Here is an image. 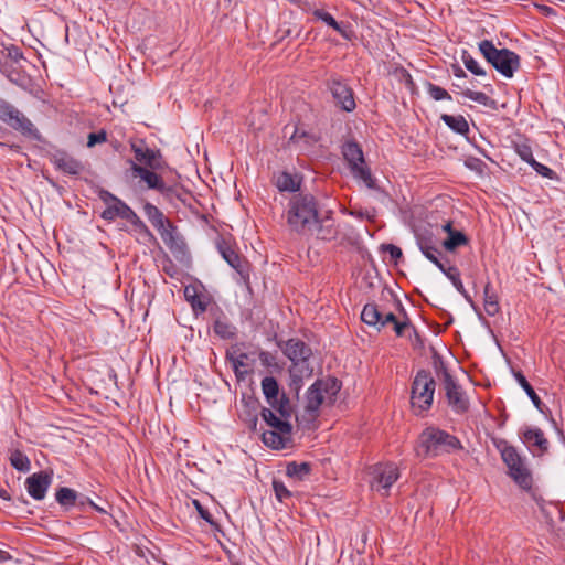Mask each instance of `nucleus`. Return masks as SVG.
Masks as SVG:
<instances>
[{"mask_svg":"<svg viewBox=\"0 0 565 565\" xmlns=\"http://www.w3.org/2000/svg\"><path fill=\"white\" fill-rule=\"evenodd\" d=\"M319 215L318 201L310 193L298 192L289 199L285 218L289 230L299 235H307L317 224Z\"/></svg>","mask_w":565,"mask_h":565,"instance_id":"f257e3e1","label":"nucleus"},{"mask_svg":"<svg viewBox=\"0 0 565 565\" xmlns=\"http://www.w3.org/2000/svg\"><path fill=\"white\" fill-rule=\"evenodd\" d=\"M462 448L460 440L438 427L425 428L418 437L417 456L438 457Z\"/></svg>","mask_w":565,"mask_h":565,"instance_id":"f03ea898","label":"nucleus"},{"mask_svg":"<svg viewBox=\"0 0 565 565\" xmlns=\"http://www.w3.org/2000/svg\"><path fill=\"white\" fill-rule=\"evenodd\" d=\"M495 448L501 455V459L508 468V475L523 490L532 488V475L529 470L525 458L504 439L494 441Z\"/></svg>","mask_w":565,"mask_h":565,"instance_id":"7ed1b4c3","label":"nucleus"},{"mask_svg":"<svg viewBox=\"0 0 565 565\" xmlns=\"http://www.w3.org/2000/svg\"><path fill=\"white\" fill-rule=\"evenodd\" d=\"M479 51L501 75L511 78L520 67V56L508 49H497L489 40L479 43Z\"/></svg>","mask_w":565,"mask_h":565,"instance_id":"20e7f679","label":"nucleus"},{"mask_svg":"<svg viewBox=\"0 0 565 565\" xmlns=\"http://www.w3.org/2000/svg\"><path fill=\"white\" fill-rule=\"evenodd\" d=\"M436 382L430 372L419 370L416 373L411 391V404L416 415H422L431 407Z\"/></svg>","mask_w":565,"mask_h":565,"instance_id":"39448f33","label":"nucleus"},{"mask_svg":"<svg viewBox=\"0 0 565 565\" xmlns=\"http://www.w3.org/2000/svg\"><path fill=\"white\" fill-rule=\"evenodd\" d=\"M437 376L441 382L448 405L457 414H463L469 409V399L461 385L450 374L448 369L441 363L437 367Z\"/></svg>","mask_w":565,"mask_h":565,"instance_id":"423d86ee","label":"nucleus"},{"mask_svg":"<svg viewBox=\"0 0 565 565\" xmlns=\"http://www.w3.org/2000/svg\"><path fill=\"white\" fill-rule=\"evenodd\" d=\"M98 198L107 205L100 215L105 221H113L116 217H120L128 222L130 216L135 213L126 202L114 195L108 190L100 189L98 191Z\"/></svg>","mask_w":565,"mask_h":565,"instance_id":"0eeeda50","label":"nucleus"},{"mask_svg":"<svg viewBox=\"0 0 565 565\" xmlns=\"http://www.w3.org/2000/svg\"><path fill=\"white\" fill-rule=\"evenodd\" d=\"M373 481L371 487L373 490L381 492L383 495H387L391 487L399 478V471L395 463L385 462L377 463L373 467Z\"/></svg>","mask_w":565,"mask_h":565,"instance_id":"6e6552de","label":"nucleus"},{"mask_svg":"<svg viewBox=\"0 0 565 565\" xmlns=\"http://www.w3.org/2000/svg\"><path fill=\"white\" fill-rule=\"evenodd\" d=\"M131 151L135 154L136 162L151 170H163L168 167L160 150L147 147L143 140L131 142Z\"/></svg>","mask_w":565,"mask_h":565,"instance_id":"1a4fd4ad","label":"nucleus"},{"mask_svg":"<svg viewBox=\"0 0 565 565\" xmlns=\"http://www.w3.org/2000/svg\"><path fill=\"white\" fill-rule=\"evenodd\" d=\"M3 124L10 128L21 132L25 137H30L34 140L40 141L42 136L33 122L15 106H12L10 110L1 119Z\"/></svg>","mask_w":565,"mask_h":565,"instance_id":"9d476101","label":"nucleus"},{"mask_svg":"<svg viewBox=\"0 0 565 565\" xmlns=\"http://www.w3.org/2000/svg\"><path fill=\"white\" fill-rule=\"evenodd\" d=\"M129 162L134 175L139 177L146 182L149 189L157 190L167 198H172L175 194V189L171 185H167L162 178L154 172L156 170L142 167L132 160H129Z\"/></svg>","mask_w":565,"mask_h":565,"instance_id":"9b49d317","label":"nucleus"},{"mask_svg":"<svg viewBox=\"0 0 565 565\" xmlns=\"http://www.w3.org/2000/svg\"><path fill=\"white\" fill-rule=\"evenodd\" d=\"M328 88L337 104L343 111L351 113L356 104L352 88L340 77H331L328 82Z\"/></svg>","mask_w":565,"mask_h":565,"instance_id":"f8f14e48","label":"nucleus"},{"mask_svg":"<svg viewBox=\"0 0 565 565\" xmlns=\"http://www.w3.org/2000/svg\"><path fill=\"white\" fill-rule=\"evenodd\" d=\"M159 234L175 259L183 262L188 258L189 252L186 244L174 224L169 223L163 230L159 231Z\"/></svg>","mask_w":565,"mask_h":565,"instance_id":"ddd939ff","label":"nucleus"},{"mask_svg":"<svg viewBox=\"0 0 565 565\" xmlns=\"http://www.w3.org/2000/svg\"><path fill=\"white\" fill-rule=\"evenodd\" d=\"M285 355L291 361V367H311L309 359L312 350L300 339H289L284 348Z\"/></svg>","mask_w":565,"mask_h":565,"instance_id":"4468645a","label":"nucleus"},{"mask_svg":"<svg viewBox=\"0 0 565 565\" xmlns=\"http://www.w3.org/2000/svg\"><path fill=\"white\" fill-rule=\"evenodd\" d=\"M53 481L52 470H42L32 473L25 479V489L31 498L41 501L45 498L46 492Z\"/></svg>","mask_w":565,"mask_h":565,"instance_id":"2eb2a0df","label":"nucleus"},{"mask_svg":"<svg viewBox=\"0 0 565 565\" xmlns=\"http://www.w3.org/2000/svg\"><path fill=\"white\" fill-rule=\"evenodd\" d=\"M361 320L367 326L376 328L379 331L388 323H393L394 326L398 321L393 312H383L374 302L366 303L363 307Z\"/></svg>","mask_w":565,"mask_h":565,"instance_id":"dca6fc26","label":"nucleus"},{"mask_svg":"<svg viewBox=\"0 0 565 565\" xmlns=\"http://www.w3.org/2000/svg\"><path fill=\"white\" fill-rule=\"evenodd\" d=\"M216 248L222 258L243 278L248 277L244 262L233 245L223 237L216 241Z\"/></svg>","mask_w":565,"mask_h":565,"instance_id":"f3484780","label":"nucleus"},{"mask_svg":"<svg viewBox=\"0 0 565 565\" xmlns=\"http://www.w3.org/2000/svg\"><path fill=\"white\" fill-rule=\"evenodd\" d=\"M51 162L54 167L70 175H78L84 171V164L64 150H57L52 154Z\"/></svg>","mask_w":565,"mask_h":565,"instance_id":"a211bd4d","label":"nucleus"},{"mask_svg":"<svg viewBox=\"0 0 565 565\" xmlns=\"http://www.w3.org/2000/svg\"><path fill=\"white\" fill-rule=\"evenodd\" d=\"M338 233L335 222L331 216V211H329L323 216L318 215L317 224H315L307 235L315 236L321 241H332L337 238Z\"/></svg>","mask_w":565,"mask_h":565,"instance_id":"6ab92c4d","label":"nucleus"},{"mask_svg":"<svg viewBox=\"0 0 565 565\" xmlns=\"http://www.w3.org/2000/svg\"><path fill=\"white\" fill-rule=\"evenodd\" d=\"M522 440L533 454L542 455L548 449V440L537 427H526L522 433Z\"/></svg>","mask_w":565,"mask_h":565,"instance_id":"aec40b11","label":"nucleus"},{"mask_svg":"<svg viewBox=\"0 0 565 565\" xmlns=\"http://www.w3.org/2000/svg\"><path fill=\"white\" fill-rule=\"evenodd\" d=\"M320 137L311 129H306L302 125L295 126L294 132L289 138V143L296 146L301 151H309Z\"/></svg>","mask_w":565,"mask_h":565,"instance_id":"412c9836","label":"nucleus"},{"mask_svg":"<svg viewBox=\"0 0 565 565\" xmlns=\"http://www.w3.org/2000/svg\"><path fill=\"white\" fill-rule=\"evenodd\" d=\"M341 153L350 170L361 166V163H365L363 150L354 140H347L343 142L341 146Z\"/></svg>","mask_w":565,"mask_h":565,"instance_id":"4be33fe9","label":"nucleus"},{"mask_svg":"<svg viewBox=\"0 0 565 565\" xmlns=\"http://www.w3.org/2000/svg\"><path fill=\"white\" fill-rule=\"evenodd\" d=\"M185 300L191 305L195 316L206 311L210 299L206 295L199 291L198 287L189 285L184 288Z\"/></svg>","mask_w":565,"mask_h":565,"instance_id":"5701e85b","label":"nucleus"},{"mask_svg":"<svg viewBox=\"0 0 565 565\" xmlns=\"http://www.w3.org/2000/svg\"><path fill=\"white\" fill-rule=\"evenodd\" d=\"M262 417L268 426H270L273 429L278 430L279 433L290 434L292 430L291 424L288 420L284 419L282 417H278L275 414V412L270 408L264 407L262 409Z\"/></svg>","mask_w":565,"mask_h":565,"instance_id":"b1692460","label":"nucleus"},{"mask_svg":"<svg viewBox=\"0 0 565 565\" xmlns=\"http://www.w3.org/2000/svg\"><path fill=\"white\" fill-rule=\"evenodd\" d=\"M276 186L280 192H298L301 185V178L298 174H291L290 172L284 171L276 177Z\"/></svg>","mask_w":565,"mask_h":565,"instance_id":"393cba45","label":"nucleus"},{"mask_svg":"<svg viewBox=\"0 0 565 565\" xmlns=\"http://www.w3.org/2000/svg\"><path fill=\"white\" fill-rule=\"evenodd\" d=\"M320 384L315 382L307 391L306 394V409L309 413H316L323 401L327 398L324 393L321 391Z\"/></svg>","mask_w":565,"mask_h":565,"instance_id":"a878e982","label":"nucleus"},{"mask_svg":"<svg viewBox=\"0 0 565 565\" xmlns=\"http://www.w3.org/2000/svg\"><path fill=\"white\" fill-rule=\"evenodd\" d=\"M483 307L490 317L495 316L500 311L499 298L490 281L483 288Z\"/></svg>","mask_w":565,"mask_h":565,"instance_id":"bb28decb","label":"nucleus"},{"mask_svg":"<svg viewBox=\"0 0 565 565\" xmlns=\"http://www.w3.org/2000/svg\"><path fill=\"white\" fill-rule=\"evenodd\" d=\"M143 212L149 222L158 232L171 223L168 218L164 217L163 213L150 202H147L143 205Z\"/></svg>","mask_w":565,"mask_h":565,"instance_id":"cd10ccee","label":"nucleus"},{"mask_svg":"<svg viewBox=\"0 0 565 565\" xmlns=\"http://www.w3.org/2000/svg\"><path fill=\"white\" fill-rule=\"evenodd\" d=\"M262 391L271 407H276L279 397V385L275 377L265 376L262 380Z\"/></svg>","mask_w":565,"mask_h":565,"instance_id":"c85d7f7f","label":"nucleus"},{"mask_svg":"<svg viewBox=\"0 0 565 565\" xmlns=\"http://www.w3.org/2000/svg\"><path fill=\"white\" fill-rule=\"evenodd\" d=\"M226 359L231 362L233 366L234 374L238 381H243L249 374L248 370H243L246 364V360L248 359L247 353L241 352L238 354H234L232 352L226 353Z\"/></svg>","mask_w":565,"mask_h":565,"instance_id":"c756f323","label":"nucleus"},{"mask_svg":"<svg viewBox=\"0 0 565 565\" xmlns=\"http://www.w3.org/2000/svg\"><path fill=\"white\" fill-rule=\"evenodd\" d=\"M440 119L448 128H450L452 131L459 135H467L469 132L468 121L461 115L452 116L448 114H443L440 116Z\"/></svg>","mask_w":565,"mask_h":565,"instance_id":"7c9ffc66","label":"nucleus"},{"mask_svg":"<svg viewBox=\"0 0 565 565\" xmlns=\"http://www.w3.org/2000/svg\"><path fill=\"white\" fill-rule=\"evenodd\" d=\"M312 367H290V382L289 387L291 391H295V393L298 395L299 391L302 387V381L305 377H309L312 375Z\"/></svg>","mask_w":565,"mask_h":565,"instance_id":"2f4dec72","label":"nucleus"},{"mask_svg":"<svg viewBox=\"0 0 565 565\" xmlns=\"http://www.w3.org/2000/svg\"><path fill=\"white\" fill-rule=\"evenodd\" d=\"M315 19L322 21L328 26L332 28L339 34H341L344 39H349L347 30L343 28L341 23H339L329 12L322 9H313L311 11Z\"/></svg>","mask_w":565,"mask_h":565,"instance_id":"473e14b6","label":"nucleus"},{"mask_svg":"<svg viewBox=\"0 0 565 565\" xmlns=\"http://www.w3.org/2000/svg\"><path fill=\"white\" fill-rule=\"evenodd\" d=\"M416 245L420 249H431V247L437 246V238L434 235L433 231L429 228H416L414 231Z\"/></svg>","mask_w":565,"mask_h":565,"instance_id":"72a5a7b5","label":"nucleus"},{"mask_svg":"<svg viewBox=\"0 0 565 565\" xmlns=\"http://www.w3.org/2000/svg\"><path fill=\"white\" fill-rule=\"evenodd\" d=\"M57 503L65 510H68L77 504L78 493L71 488L61 487L55 493Z\"/></svg>","mask_w":565,"mask_h":565,"instance_id":"f704fd0d","label":"nucleus"},{"mask_svg":"<svg viewBox=\"0 0 565 565\" xmlns=\"http://www.w3.org/2000/svg\"><path fill=\"white\" fill-rule=\"evenodd\" d=\"M513 376H514L515 381L519 383V385L524 390V392L526 393V395L529 396V398L531 399L533 405L540 412H542L543 403H542L541 398L539 397V395L535 393L532 385L527 382L526 377L522 374V372L514 371Z\"/></svg>","mask_w":565,"mask_h":565,"instance_id":"c9c22d12","label":"nucleus"},{"mask_svg":"<svg viewBox=\"0 0 565 565\" xmlns=\"http://www.w3.org/2000/svg\"><path fill=\"white\" fill-rule=\"evenodd\" d=\"M311 472V465L308 462L291 461L287 465L286 473L290 478L297 480L306 479Z\"/></svg>","mask_w":565,"mask_h":565,"instance_id":"e433bc0d","label":"nucleus"},{"mask_svg":"<svg viewBox=\"0 0 565 565\" xmlns=\"http://www.w3.org/2000/svg\"><path fill=\"white\" fill-rule=\"evenodd\" d=\"M9 460L11 466L18 471L28 472L31 469L30 459L19 449H14L10 452Z\"/></svg>","mask_w":565,"mask_h":565,"instance_id":"4c0bfd02","label":"nucleus"},{"mask_svg":"<svg viewBox=\"0 0 565 565\" xmlns=\"http://www.w3.org/2000/svg\"><path fill=\"white\" fill-rule=\"evenodd\" d=\"M468 242V237L461 231H455L454 233H449L447 238L443 242V247L447 252H454L458 247L467 245Z\"/></svg>","mask_w":565,"mask_h":565,"instance_id":"58836bf2","label":"nucleus"},{"mask_svg":"<svg viewBox=\"0 0 565 565\" xmlns=\"http://www.w3.org/2000/svg\"><path fill=\"white\" fill-rule=\"evenodd\" d=\"M286 434L279 433L278 430H265L262 434L263 443L273 449H282L285 447L284 436Z\"/></svg>","mask_w":565,"mask_h":565,"instance_id":"ea45409f","label":"nucleus"},{"mask_svg":"<svg viewBox=\"0 0 565 565\" xmlns=\"http://www.w3.org/2000/svg\"><path fill=\"white\" fill-rule=\"evenodd\" d=\"M353 178L361 180L369 189H375V179L365 163L350 170Z\"/></svg>","mask_w":565,"mask_h":565,"instance_id":"a19ab883","label":"nucleus"},{"mask_svg":"<svg viewBox=\"0 0 565 565\" xmlns=\"http://www.w3.org/2000/svg\"><path fill=\"white\" fill-rule=\"evenodd\" d=\"M318 384H320L321 391L324 393L328 399H332L341 388V382L335 377H327L323 380H317Z\"/></svg>","mask_w":565,"mask_h":565,"instance_id":"79ce46f5","label":"nucleus"},{"mask_svg":"<svg viewBox=\"0 0 565 565\" xmlns=\"http://www.w3.org/2000/svg\"><path fill=\"white\" fill-rule=\"evenodd\" d=\"M128 222L132 225L135 232L145 241L156 239L151 231L148 228L145 222L136 214V212L132 216H130V220Z\"/></svg>","mask_w":565,"mask_h":565,"instance_id":"37998d69","label":"nucleus"},{"mask_svg":"<svg viewBox=\"0 0 565 565\" xmlns=\"http://www.w3.org/2000/svg\"><path fill=\"white\" fill-rule=\"evenodd\" d=\"M213 330L222 339H231L235 335V327L226 319L217 318L214 321Z\"/></svg>","mask_w":565,"mask_h":565,"instance_id":"c03bdc74","label":"nucleus"},{"mask_svg":"<svg viewBox=\"0 0 565 565\" xmlns=\"http://www.w3.org/2000/svg\"><path fill=\"white\" fill-rule=\"evenodd\" d=\"M462 95L466 98L473 100L480 105H483V106H487L490 108H495V104H497L495 100L490 98L487 94H484L482 92H475V90L467 88L462 92Z\"/></svg>","mask_w":565,"mask_h":565,"instance_id":"a18cd8bd","label":"nucleus"},{"mask_svg":"<svg viewBox=\"0 0 565 565\" xmlns=\"http://www.w3.org/2000/svg\"><path fill=\"white\" fill-rule=\"evenodd\" d=\"M426 90H427V94L429 95V97L434 100L438 102V100H451L452 99L451 95L445 88H443L434 83L427 82Z\"/></svg>","mask_w":565,"mask_h":565,"instance_id":"49530a36","label":"nucleus"},{"mask_svg":"<svg viewBox=\"0 0 565 565\" xmlns=\"http://www.w3.org/2000/svg\"><path fill=\"white\" fill-rule=\"evenodd\" d=\"M461 60L466 68L477 76H484L486 71L479 65V63L467 52L462 51Z\"/></svg>","mask_w":565,"mask_h":565,"instance_id":"de8ad7c7","label":"nucleus"},{"mask_svg":"<svg viewBox=\"0 0 565 565\" xmlns=\"http://www.w3.org/2000/svg\"><path fill=\"white\" fill-rule=\"evenodd\" d=\"M273 490L275 492V495L279 502H286L288 499L292 497L291 491L287 489L285 483L279 480L273 481Z\"/></svg>","mask_w":565,"mask_h":565,"instance_id":"09e8293b","label":"nucleus"},{"mask_svg":"<svg viewBox=\"0 0 565 565\" xmlns=\"http://www.w3.org/2000/svg\"><path fill=\"white\" fill-rule=\"evenodd\" d=\"M515 152L523 161L530 166L536 161L533 157L532 148L527 143H518L515 146Z\"/></svg>","mask_w":565,"mask_h":565,"instance_id":"8fccbe9b","label":"nucleus"},{"mask_svg":"<svg viewBox=\"0 0 565 565\" xmlns=\"http://www.w3.org/2000/svg\"><path fill=\"white\" fill-rule=\"evenodd\" d=\"M273 408L277 411L279 415L286 420L291 416V407L289 404V399L286 397L285 394L278 397V403L276 404V407Z\"/></svg>","mask_w":565,"mask_h":565,"instance_id":"3c124183","label":"nucleus"},{"mask_svg":"<svg viewBox=\"0 0 565 565\" xmlns=\"http://www.w3.org/2000/svg\"><path fill=\"white\" fill-rule=\"evenodd\" d=\"M531 167L537 174H540L543 178H546L550 180H555V181L559 180V178L555 171H553L551 168H548L537 161H535Z\"/></svg>","mask_w":565,"mask_h":565,"instance_id":"603ef678","label":"nucleus"},{"mask_svg":"<svg viewBox=\"0 0 565 565\" xmlns=\"http://www.w3.org/2000/svg\"><path fill=\"white\" fill-rule=\"evenodd\" d=\"M381 249L387 252L395 264H398V260L403 258L402 249L396 245L383 244Z\"/></svg>","mask_w":565,"mask_h":565,"instance_id":"864d4df0","label":"nucleus"},{"mask_svg":"<svg viewBox=\"0 0 565 565\" xmlns=\"http://www.w3.org/2000/svg\"><path fill=\"white\" fill-rule=\"evenodd\" d=\"M107 140V134L105 130H99L97 132H90L87 137V147L93 148L97 143H103Z\"/></svg>","mask_w":565,"mask_h":565,"instance_id":"5fc2aeb1","label":"nucleus"},{"mask_svg":"<svg viewBox=\"0 0 565 565\" xmlns=\"http://www.w3.org/2000/svg\"><path fill=\"white\" fill-rule=\"evenodd\" d=\"M465 166L472 171L482 173V171L486 167V163L478 158L468 157L465 161Z\"/></svg>","mask_w":565,"mask_h":565,"instance_id":"6e6d98bb","label":"nucleus"},{"mask_svg":"<svg viewBox=\"0 0 565 565\" xmlns=\"http://www.w3.org/2000/svg\"><path fill=\"white\" fill-rule=\"evenodd\" d=\"M193 504L199 513V515L204 520L206 521L209 524L211 525H214L215 522H214V519L212 516V514L209 512L207 509H205L198 500H194L193 501Z\"/></svg>","mask_w":565,"mask_h":565,"instance_id":"4d7b16f0","label":"nucleus"},{"mask_svg":"<svg viewBox=\"0 0 565 565\" xmlns=\"http://www.w3.org/2000/svg\"><path fill=\"white\" fill-rule=\"evenodd\" d=\"M441 273L454 284L458 278H460V271L456 266L446 265Z\"/></svg>","mask_w":565,"mask_h":565,"instance_id":"13d9d810","label":"nucleus"},{"mask_svg":"<svg viewBox=\"0 0 565 565\" xmlns=\"http://www.w3.org/2000/svg\"><path fill=\"white\" fill-rule=\"evenodd\" d=\"M7 55L10 60L14 62H19L21 58H23V53L21 49L13 44L7 47Z\"/></svg>","mask_w":565,"mask_h":565,"instance_id":"bf43d9fd","label":"nucleus"},{"mask_svg":"<svg viewBox=\"0 0 565 565\" xmlns=\"http://www.w3.org/2000/svg\"><path fill=\"white\" fill-rule=\"evenodd\" d=\"M259 361H260L262 365H264L266 367H270L276 364L275 356L270 352H267V351H260Z\"/></svg>","mask_w":565,"mask_h":565,"instance_id":"052dcab7","label":"nucleus"},{"mask_svg":"<svg viewBox=\"0 0 565 565\" xmlns=\"http://www.w3.org/2000/svg\"><path fill=\"white\" fill-rule=\"evenodd\" d=\"M12 106L13 105L11 103L0 97V120L4 117L8 110L11 109Z\"/></svg>","mask_w":565,"mask_h":565,"instance_id":"680f3d73","label":"nucleus"},{"mask_svg":"<svg viewBox=\"0 0 565 565\" xmlns=\"http://www.w3.org/2000/svg\"><path fill=\"white\" fill-rule=\"evenodd\" d=\"M92 504H93V501L88 497L83 495V494H78L77 504L75 507H78L82 510H85L86 505L90 507Z\"/></svg>","mask_w":565,"mask_h":565,"instance_id":"e2e57ef3","label":"nucleus"},{"mask_svg":"<svg viewBox=\"0 0 565 565\" xmlns=\"http://www.w3.org/2000/svg\"><path fill=\"white\" fill-rule=\"evenodd\" d=\"M422 254L429 260L433 259L436 255H443L441 252L437 248V246L431 247V249H420Z\"/></svg>","mask_w":565,"mask_h":565,"instance_id":"0e129e2a","label":"nucleus"},{"mask_svg":"<svg viewBox=\"0 0 565 565\" xmlns=\"http://www.w3.org/2000/svg\"><path fill=\"white\" fill-rule=\"evenodd\" d=\"M443 259L441 255H436L433 259H429V262H431L441 271L446 266V263Z\"/></svg>","mask_w":565,"mask_h":565,"instance_id":"69168bd1","label":"nucleus"},{"mask_svg":"<svg viewBox=\"0 0 565 565\" xmlns=\"http://www.w3.org/2000/svg\"><path fill=\"white\" fill-rule=\"evenodd\" d=\"M393 327H394V331L396 332V334L398 337H402L404 329L408 327V322L407 321H403V322L397 321Z\"/></svg>","mask_w":565,"mask_h":565,"instance_id":"338daca9","label":"nucleus"},{"mask_svg":"<svg viewBox=\"0 0 565 565\" xmlns=\"http://www.w3.org/2000/svg\"><path fill=\"white\" fill-rule=\"evenodd\" d=\"M452 73L457 78H465L467 76L465 71L458 65L452 66Z\"/></svg>","mask_w":565,"mask_h":565,"instance_id":"774afa93","label":"nucleus"}]
</instances>
